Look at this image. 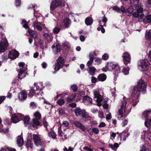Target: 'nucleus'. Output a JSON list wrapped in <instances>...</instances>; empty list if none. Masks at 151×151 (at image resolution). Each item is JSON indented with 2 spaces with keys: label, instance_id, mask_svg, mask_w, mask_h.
<instances>
[{
  "label": "nucleus",
  "instance_id": "1",
  "mask_svg": "<svg viewBox=\"0 0 151 151\" xmlns=\"http://www.w3.org/2000/svg\"><path fill=\"white\" fill-rule=\"evenodd\" d=\"M94 98L96 99L97 105L99 106H101V102L104 98V93L102 88H98L94 89L93 91Z\"/></svg>",
  "mask_w": 151,
  "mask_h": 151
},
{
  "label": "nucleus",
  "instance_id": "2",
  "mask_svg": "<svg viewBox=\"0 0 151 151\" xmlns=\"http://www.w3.org/2000/svg\"><path fill=\"white\" fill-rule=\"evenodd\" d=\"M136 90L137 88H135L134 90H132L131 97L130 99V103L133 106H135L139 101L140 94L139 91Z\"/></svg>",
  "mask_w": 151,
  "mask_h": 151
},
{
  "label": "nucleus",
  "instance_id": "3",
  "mask_svg": "<svg viewBox=\"0 0 151 151\" xmlns=\"http://www.w3.org/2000/svg\"><path fill=\"white\" fill-rule=\"evenodd\" d=\"M127 104V101L126 100V98L124 97L123 99L120 102L118 106V115L120 116L121 117L124 116L125 113Z\"/></svg>",
  "mask_w": 151,
  "mask_h": 151
},
{
  "label": "nucleus",
  "instance_id": "4",
  "mask_svg": "<svg viewBox=\"0 0 151 151\" xmlns=\"http://www.w3.org/2000/svg\"><path fill=\"white\" fill-rule=\"evenodd\" d=\"M150 63L147 59L142 60L138 63V68L140 71H146L149 68Z\"/></svg>",
  "mask_w": 151,
  "mask_h": 151
},
{
  "label": "nucleus",
  "instance_id": "5",
  "mask_svg": "<svg viewBox=\"0 0 151 151\" xmlns=\"http://www.w3.org/2000/svg\"><path fill=\"white\" fill-rule=\"evenodd\" d=\"M143 114L146 118V120L145 122V125L147 127H151V111H145Z\"/></svg>",
  "mask_w": 151,
  "mask_h": 151
},
{
  "label": "nucleus",
  "instance_id": "6",
  "mask_svg": "<svg viewBox=\"0 0 151 151\" xmlns=\"http://www.w3.org/2000/svg\"><path fill=\"white\" fill-rule=\"evenodd\" d=\"M64 65L63 58L62 57H60L57 60V62L55 64L54 69L55 71L53 72V74L56 73V72L59 70L61 67Z\"/></svg>",
  "mask_w": 151,
  "mask_h": 151
},
{
  "label": "nucleus",
  "instance_id": "7",
  "mask_svg": "<svg viewBox=\"0 0 151 151\" xmlns=\"http://www.w3.org/2000/svg\"><path fill=\"white\" fill-rule=\"evenodd\" d=\"M146 86V83L144 81L141 80L138 82L137 86H135L132 90H134L135 88H136L137 90H136L139 91V94H140V91H144L145 90Z\"/></svg>",
  "mask_w": 151,
  "mask_h": 151
},
{
  "label": "nucleus",
  "instance_id": "8",
  "mask_svg": "<svg viewBox=\"0 0 151 151\" xmlns=\"http://www.w3.org/2000/svg\"><path fill=\"white\" fill-rule=\"evenodd\" d=\"M58 134L60 136L63 137L65 139L71 136V134L68 129H65L64 131H62L61 127H60L58 129Z\"/></svg>",
  "mask_w": 151,
  "mask_h": 151
},
{
  "label": "nucleus",
  "instance_id": "9",
  "mask_svg": "<svg viewBox=\"0 0 151 151\" xmlns=\"http://www.w3.org/2000/svg\"><path fill=\"white\" fill-rule=\"evenodd\" d=\"M24 116L20 113L14 114L12 115L11 120L14 123H17L22 119Z\"/></svg>",
  "mask_w": 151,
  "mask_h": 151
},
{
  "label": "nucleus",
  "instance_id": "10",
  "mask_svg": "<svg viewBox=\"0 0 151 151\" xmlns=\"http://www.w3.org/2000/svg\"><path fill=\"white\" fill-rule=\"evenodd\" d=\"M62 3L60 0H54L51 3L50 9L51 10H54L56 8L60 6Z\"/></svg>",
  "mask_w": 151,
  "mask_h": 151
},
{
  "label": "nucleus",
  "instance_id": "11",
  "mask_svg": "<svg viewBox=\"0 0 151 151\" xmlns=\"http://www.w3.org/2000/svg\"><path fill=\"white\" fill-rule=\"evenodd\" d=\"M115 67V65L112 62L108 63L105 67L101 69L102 71L106 72L107 71H112Z\"/></svg>",
  "mask_w": 151,
  "mask_h": 151
},
{
  "label": "nucleus",
  "instance_id": "12",
  "mask_svg": "<svg viewBox=\"0 0 151 151\" xmlns=\"http://www.w3.org/2000/svg\"><path fill=\"white\" fill-rule=\"evenodd\" d=\"M27 69V68L24 69L19 68L17 70V71L18 73V76L19 79H21L27 75V74L26 72Z\"/></svg>",
  "mask_w": 151,
  "mask_h": 151
},
{
  "label": "nucleus",
  "instance_id": "13",
  "mask_svg": "<svg viewBox=\"0 0 151 151\" xmlns=\"http://www.w3.org/2000/svg\"><path fill=\"white\" fill-rule=\"evenodd\" d=\"M33 139L35 145L37 146H39L42 145L41 138L40 135L37 134L33 135Z\"/></svg>",
  "mask_w": 151,
  "mask_h": 151
},
{
  "label": "nucleus",
  "instance_id": "14",
  "mask_svg": "<svg viewBox=\"0 0 151 151\" xmlns=\"http://www.w3.org/2000/svg\"><path fill=\"white\" fill-rule=\"evenodd\" d=\"M33 21V25L34 28L35 27L39 31H41L42 29V28L41 26V23L38 22L37 18L35 17L31 20Z\"/></svg>",
  "mask_w": 151,
  "mask_h": 151
},
{
  "label": "nucleus",
  "instance_id": "15",
  "mask_svg": "<svg viewBox=\"0 0 151 151\" xmlns=\"http://www.w3.org/2000/svg\"><path fill=\"white\" fill-rule=\"evenodd\" d=\"M19 53L15 50H12L10 51L9 54V58L12 59H14L18 57Z\"/></svg>",
  "mask_w": 151,
  "mask_h": 151
},
{
  "label": "nucleus",
  "instance_id": "16",
  "mask_svg": "<svg viewBox=\"0 0 151 151\" xmlns=\"http://www.w3.org/2000/svg\"><path fill=\"white\" fill-rule=\"evenodd\" d=\"M27 93L24 90L20 92L18 95V98L19 100L20 101H23L27 99Z\"/></svg>",
  "mask_w": 151,
  "mask_h": 151
},
{
  "label": "nucleus",
  "instance_id": "17",
  "mask_svg": "<svg viewBox=\"0 0 151 151\" xmlns=\"http://www.w3.org/2000/svg\"><path fill=\"white\" fill-rule=\"evenodd\" d=\"M7 42L5 40H2L0 42V52H4L7 46Z\"/></svg>",
  "mask_w": 151,
  "mask_h": 151
},
{
  "label": "nucleus",
  "instance_id": "18",
  "mask_svg": "<svg viewBox=\"0 0 151 151\" xmlns=\"http://www.w3.org/2000/svg\"><path fill=\"white\" fill-rule=\"evenodd\" d=\"M83 101L84 104L87 106H90L92 103V99L88 96H84L83 99Z\"/></svg>",
  "mask_w": 151,
  "mask_h": 151
},
{
  "label": "nucleus",
  "instance_id": "19",
  "mask_svg": "<svg viewBox=\"0 0 151 151\" xmlns=\"http://www.w3.org/2000/svg\"><path fill=\"white\" fill-rule=\"evenodd\" d=\"M123 58L124 60V63L125 65H127L128 63L130 62V57L128 53L126 52L123 54Z\"/></svg>",
  "mask_w": 151,
  "mask_h": 151
},
{
  "label": "nucleus",
  "instance_id": "20",
  "mask_svg": "<svg viewBox=\"0 0 151 151\" xmlns=\"http://www.w3.org/2000/svg\"><path fill=\"white\" fill-rule=\"evenodd\" d=\"M118 68L119 69V72H118V73L120 72V70H122V72L125 75H127L129 73L130 68L129 67L125 68L122 67L120 68L118 67Z\"/></svg>",
  "mask_w": 151,
  "mask_h": 151
},
{
  "label": "nucleus",
  "instance_id": "21",
  "mask_svg": "<svg viewBox=\"0 0 151 151\" xmlns=\"http://www.w3.org/2000/svg\"><path fill=\"white\" fill-rule=\"evenodd\" d=\"M73 124L76 126L80 128L82 131H84L85 130L86 128L85 127L81 122L76 121L74 122Z\"/></svg>",
  "mask_w": 151,
  "mask_h": 151
},
{
  "label": "nucleus",
  "instance_id": "22",
  "mask_svg": "<svg viewBox=\"0 0 151 151\" xmlns=\"http://www.w3.org/2000/svg\"><path fill=\"white\" fill-rule=\"evenodd\" d=\"M28 32L32 37L35 39V42L36 40L35 39L38 36L37 33L34 31H32L30 29L28 30Z\"/></svg>",
  "mask_w": 151,
  "mask_h": 151
},
{
  "label": "nucleus",
  "instance_id": "23",
  "mask_svg": "<svg viewBox=\"0 0 151 151\" xmlns=\"http://www.w3.org/2000/svg\"><path fill=\"white\" fill-rule=\"evenodd\" d=\"M97 78L98 81L103 82L104 81L106 80V76L105 74L102 73L99 75Z\"/></svg>",
  "mask_w": 151,
  "mask_h": 151
},
{
  "label": "nucleus",
  "instance_id": "24",
  "mask_svg": "<svg viewBox=\"0 0 151 151\" xmlns=\"http://www.w3.org/2000/svg\"><path fill=\"white\" fill-rule=\"evenodd\" d=\"M17 144L20 147L24 143V141L21 137L18 136L17 138Z\"/></svg>",
  "mask_w": 151,
  "mask_h": 151
},
{
  "label": "nucleus",
  "instance_id": "25",
  "mask_svg": "<svg viewBox=\"0 0 151 151\" xmlns=\"http://www.w3.org/2000/svg\"><path fill=\"white\" fill-rule=\"evenodd\" d=\"M129 134L127 132H123L120 135V138L121 140L124 141L126 138L129 135Z\"/></svg>",
  "mask_w": 151,
  "mask_h": 151
},
{
  "label": "nucleus",
  "instance_id": "26",
  "mask_svg": "<svg viewBox=\"0 0 151 151\" xmlns=\"http://www.w3.org/2000/svg\"><path fill=\"white\" fill-rule=\"evenodd\" d=\"M136 5L135 8V10L139 13L142 12L143 11V9L141 4L139 3Z\"/></svg>",
  "mask_w": 151,
  "mask_h": 151
},
{
  "label": "nucleus",
  "instance_id": "27",
  "mask_svg": "<svg viewBox=\"0 0 151 151\" xmlns=\"http://www.w3.org/2000/svg\"><path fill=\"white\" fill-rule=\"evenodd\" d=\"M70 23V20L68 18H66L63 20V24L66 28H67L69 26Z\"/></svg>",
  "mask_w": 151,
  "mask_h": 151
},
{
  "label": "nucleus",
  "instance_id": "28",
  "mask_svg": "<svg viewBox=\"0 0 151 151\" xmlns=\"http://www.w3.org/2000/svg\"><path fill=\"white\" fill-rule=\"evenodd\" d=\"M85 22L87 25H91L93 22V19L92 18L90 17L86 18L85 20Z\"/></svg>",
  "mask_w": 151,
  "mask_h": 151
},
{
  "label": "nucleus",
  "instance_id": "29",
  "mask_svg": "<svg viewBox=\"0 0 151 151\" xmlns=\"http://www.w3.org/2000/svg\"><path fill=\"white\" fill-rule=\"evenodd\" d=\"M143 22L145 24L151 22V14L148 15L143 20Z\"/></svg>",
  "mask_w": 151,
  "mask_h": 151
},
{
  "label": "nucleus",
  "instance_id": "30",
  "mask_svg": "<svg viewBox=\"0 0 151 151\" xmlns=\"http://www.w3.org/2000/svg\"><path fill=\"white\" fill-rule=\"evenodd\" d=\"M75 113L77 116H81L83 114V110L79 108H76L74 110Z\"/></svg>",
  "mask_w": 151,
  "mask_h": 151
},
{
  "label": "nucleus",
  "instance_id": "31",
  "mask_svg": "<svg viewBox=\"0 0 151 151\" xmlns=\"http://www.w3.org/2000/svg\"><path fill=\"white\" fill-rule=\"evenodd\" d=\"M38 119H33V122L34 124H32L31 126L33 128H36L37 126L40 125V123Z\"/></svg>",
  "mask_w": 151,
  "mask_h": 151
},
{
  "label": "nucleus",
  "instance_id": "32",
  "mask_svg": "<svg viewBox=\"0 0 151 151\" xmlns=\"http://www.w3.org/2000/svg\"><path fill=\"white\" fill-rule=\"evenodd\" d=\"M76 93H74L72 95H69L67 99V101L68 102H71L76 97Z\"/></svg>",
  "mask_w": 151,
  "mask_h": 151
},
{
  "label": "nucleus",
  "instance_id": "33",
  "mask_svg": "<svg viewBox=\"0 0 151 151\" xmlns=\"http://www.w3.org/2000/svg\"><path fill=\"white\" fill-rule=\"evenodd\" d=\"M43 35L48 42H50L52 41V37L48 34L46 33H45L43 34Z\"/></svg>",
  "mask_w": 151,
  "mask_h": 151
},
{
  "label": "nucleus",
  "instance_id": "34",
  "mask_svg": "<svg viewBox=\"0 0 151 151\" xmlns=\"http://www.w3.org/2000/svg\"><path fill=\"white\" fill-rule=\"evenodd\" d=\"M145 37L146 40H151V30L147 31L145 33Z\"/></svg>",
  "mask_w": 151,
  "mask_h": 151
},
{
  "label": "nucleus",
  "instance_id": "35",
  "mask_svg": "<svg viewBox=\"0 0 151 151\" xmlns=\"http://www.w3.org/2000/svg\"><path fill=\"white\" fill-rule=\"evenodd\" d=\"M96 71V69L93 67H91L89 68L88 73L91 75H94Z\"/></svg>",
  "mask_w": 151,
  "mask_h": 151
},
{
  "label": "nucleus",
  "instance_id": "36",
  "mask_svg": "<svg viewBox=\"0 0 151 151\" xmlns=\"http://www.w3.org/2000/svg\"><path fill=\"white\" fill-rule=\"evenodd\" d=\"M109 146L113 150L116 151V150L117 148L119 147V144L116 143H115L114 145L110 144Z\"/></svg>",
  "mask_w": 151,
  "mask_h": 151
},
{
  "label": "nucleus",
  "instance_id": "37",
  "mask_svg": "<svg viewBox=\"0 0 151 151\" xmlns=\"http://www.w3.org/2000/svg\"><path fill=\"white\" fill-rule=\"evenodd\" d=\"M1 119L0 118V128H2L1 129H0V132L1 133H6L8 131V128H6L5 129L3 128V126L1 124Z\"/></svg>",
  "mask_w": 151,
  "mask_h": 151
},
{
  "label": "nucleus",
  "instance_id": "38",
  "mask_svg": "<svg viewBox=\"0 0 151 151\" xmlns=\"http://www.w3.org/2000/svg\"><path fill=\"white\" fill-rule=\"evenodd\" d=\"M26 146L27 148H32L33 147V144L31 143V141L30 139L27 140L26 144Z\"/></svg>",
  "mask_w": 151,
  "mask_h": 151
},
{
  "label": "nucleus",
  "instance_id": "39",
  "mask_svg": "<svg viewBox=\"0 0 151 151\" xmlns=\"http://www.w3.org/2000/svg\"><path fill=\"white\" fill-rule=\"evenodd\" d=\"M24 124L27 125L29 124L30 121V118L29 116H26L23 117Z\"/></svg>",
  "mask_w": 151,
  "mask_h": 151
},
{
  "label": "nucleus",
  "instance_id": "40",
  "mask_svg": "<svg viewBox=\"0 0 151 151\" xmlns=\"http://www.w3.org/2000/svg\"><path fill=\"white\" fill-rule=\"evenodd\" d=\"M91 53H90L89 55V57L90 58V60L86 64V65L88 67L91 65L93 61V58H92V56L91 55Z\"/></svg>",
  "mask_w": 151,
  "mask_h": 151
},
{
  "label": "nucleus",
  "instance_id": "41",
  "mask_svg": "<svg viewBox=\"0 0 151 151\" xmlns=\"http://www.w3.org/2000/svg\"><path fill=\"white\" fill-rule=\"evenodd\" d=\"M145 132L147 138L151 140V128L147 130Z\"/></svg>",
  "mask_w": 151,
  "mask_h": 151
},
{
  "label": "nucleus",
  "instance_id": "42",
  "mask_svg": "<svg viewBox=\"0 0 151 151\" xmlns=\"http://www.w3.org/2000/svg\"><path fill=\"white\" fill-rule=\"evenodd\" d=\"M48 136L53 139H55L56 137V135L55 132L51 131L49 132L48 134Z\"/></svg>",
  "mask_w": 151,
  "mask_h": 151
},
{
  "label": "nucleus",
  "instance_id": "43",
  "mask_svg": "<svg viewBox=\"0 0 151 151\" xmlns=\"http://www.w3.org/2000/svg\"><path fill=\"white\" fill-rule=\"evenodd\" d=\"M69 125V123L66 121H63V122L62 124L61 125L60 127L61 128L62 127H68Z\"/></svg>",
  "mask_w": 151,
  "mask_h": 151
},
{
  "label": "nucleus",
  "instance_id": "44",
  "mask_svg": "<svg viewBox=\"0 0 151 151\" xmlns=\"http://www.w3.org/2000/svg\"><path fill=\"white\" fill-rule=\"evenodd\" d=\"M34 116L36 119H40L41 118V115L40 113L38 111H37L34 114Z\"/></svg>",
  "mask_w": 151,
  "mask_h": 151
},
{
  "label": "nucleus",
  "instance_id": "45",
  "mask_svg": "<svg viewBox=\"0 0 151 151\" xmlns=\"http://www.w3.org/2000/svg\"><path fill=\"white\" fill-rule=\"evenodd\" d=\"M62 46L63 47L69 48L70 47V44L66 41L63 42L62 43Z\"/></svg>",
  "mask_w": 151,
  "mask_h": 151
},
{
  "label": "nucleus",
  "instance_id": "46",
  "mask_svg": "<svg viewBox=\"0 0 151 151\" xmlns=\"http://www.w3.org/2000/svg\"><path fill=\"white\" fill-rule=\"evenodd\" d=\"M82 115L85 118H88L89 117L88 113L86 112L85 110H83V114Z\"/></svg>",
  "mask_w": 151,
  "mask_h": 151
},
{
  "label": "nucleus",
  "instance_id": "47",
  "mask_svg": "<svg viewBox=\"0 0 151 151\" xmlns=\"http://www.w3.org/2000/svg\"><path fill=\"white\" fill-rule=\"evenodd\" d=\"M138 19L140 21H142L143 22V20L145 19V15L143 14H141L140 15H139Z\"/></svg>",
  "mask_w": 151,
  "mask_h": 151
},
{
  "label": "nucleus",
  "instance_id": "48",
  "mask_svg": "<svg viewBox=\"0 0 151 151\" xmlns=\"http://www.w3.org/2000/svg\"><path fill=\"white\" fill-rule=\"evenodd\" d=\"M22 24L23 27L25 28H28L29 27V26L27 23L24 20H22Z\"/></svg>",
  "mask_w": 151,
  "mask_h": 151
},
{
  "label": "nucleus",
  "instance_id": "49",
  "mask_svg": "<svg viewBox=\"0 0 151 151\" xmlns=\"http://www.w3.org/2000/svg\"><path fill=\"white\" fill-rule=\"evenodd\" d=\"M35 93V90L34 89L32 88L29 91L28 95L32 97Z\"/></svg>",
  "mask_w": 151,
  "mask_h": 151
},
{
  "label": "nucleus",
  "instance_id": "50",
  "mask_svg": "<svg viewBox=\"0 0 151 151\" xmlns=\"http://www.w3.org/2000/svg\"><path fill=\"white\" fill-rule=\"evenodd\" d=\"M60 29L58 27H55L53 29V32L55 34L58 33L60 31Z\"/></svg>",
  "mask_w": 151,
  "mask_h": 151
},
{
  "label": "nucleus",
  "instance_id": "51",
  "mask_svg": "<svg viewBox=\"0 0 151 151\" xmlns=\"http://www.w3.org/2000/svg\"><path fill=\"white\" fill-rule=\"evenodd\" d=\"M65 101L63 99H60L58 101L57 103L60 106H61L64 104Z\"/></svg>",
  "mask_w": 151,
  "mask_h": 151
},
{
  "label": "nucleus",
  "instance_id": "52",
  "mask_svg": "<svg viewBox=\"0 0 151 151\" xmlns=\"http://www.w3.org/2000/svg\"><path fill=\"white\" fill-rule=\"evenodd\" d=\"M43 125H44V126L46 128V129L47 130H48V129H47V128L48 123H47V122L46 121V119L45 118H44V119H43Z\"/></svg>",
  "mask_w": 151,
  "mask_h": 151
},
{
  "label": "nucleus",
  "instance_id": "53",
  "mask_svg": "<svg viewBox=\"0 0 151 151\" xmlns=\"http://www.w3.org/2000/svg\"><path fill=\"white\" fill-rule=\"evenodd\" d=\"M120 12H122L123 13L127 12V9L124 6H121L120 8Z\"/></svg>",
  "mask_w": 151,
  "mask_h": 151
},
{
  "label": "nucleus",
  "instance_id": "54",
  "mask_svg": "<svg viewBox=\"0 0 151 151\" xmlns=\"http://www.w3.org/2000/svg\"><path fill=\"white\" fill-rule=\"evenodd\" d=\"M139 0H130L131 4L134 5H137L139 2Z\"/></svg>",
  "mask_w": 151,
  "mask_h": 151
},
{
  "label": "nucleus",
  "instance_id": "55",
  "mask_svg": "<svg viewBox=\"0 0 151 151\" xmlns=\"http://www.w3.org/2000/svg\"><path fill=\"white\" fill-rule=\"evenodd\" d=\"M112 9L115 11H116L118 12H120V8L117 6H114L112 7Z\"/></svg>",
  "mask_w": 151,
  "mask_h": 151
},
{
  "label": "nucleus",
  "instance_id": "56",
  "mask_svg": "<svg viewBox=\"0 0 151 151\" xmlns=\"http://www.w3.org/2000/svg\"><path fill=\"white\" fill-rule=\"evenodd\" d=\"M55 50H56V53H57L58 52H60V46L59 45L57 44L56 45V47H55Z\"/></svg>",
  "mask_w": 151,
  "mask_h": 151
},
{
  "label": "nucleus",
  "instance_id": "57",
  "mask_svg": "<svg viewBox=\"0 0 151 151\" xmlns=\"http://www.w3.org/2000/svg\"><path fill=\"white\" fill-rule=\"evenodd\" d=\"M134 9L132 7L130 6L128 9H127V12L131 14L134 11Z\"/></svg>",
  "mask_w": 151,
  "mask_h": 151
},
{
  "label": "nucleus",
  "instance_id": "58",
  "mask_svg": "<svg viewBox=\"0 0 151 151\" xmlns=\"http://www.w3.org/2000/svg\"><path fill=\"white\" fill-rule=\"evenodd\" d=\"M101 60L100 58H95V64L98 65L100 64L101 63Z\"/></svg>",
  "mask_w": 151,
  "mask_h": 151
},
{
  "label": "nucleus",
  "instance_id": "59",
  "mask_svg": "<svg viewBox=\"0 0 151 151\" xmlns=\"http://www.w3.org/2000/svg\"><path fill=\"white\" fill-rule=\"evenodd\" d=\"M72 89L74 91H76L77 90V88L76 85L73 84L71 85Z\"/></svg>",
  "mask_w": 151,
  "mask_h": 151
},
{
  "label": "nucleus",
  "instance_id": "60",
  "mask_svg": "<svg viewBox=\"0 0 151 151\" xmlns=\"http://www.w3.org/2000/svg\"><path fill=\"white\" fill-rule=\"evenodd\" d=\"M109 55L107 53H105L102 56V59L104 60H106L109 58Z\"/></svg>",
  "mask_w": 151,
  "mask_h": 151
},
{
  "label": "nucleus",
  "instance_id": "61",
  "mask_svg": "<svg viewBox=\"0 0 151 151\" xmlns=\"http://www.w3.org/2000/svg\"><path fill=\"white\" fill-rule=\"evenodd\" d=\"M91 81L93 83H95L97 81H99L98 80V78H96L94 76H92Z\"/></svg>",
  "mask_w": 151,
  "mask_h": 151
},
{
  "label": "nucleus",
  "instance_id": "62",
  "mask_svg": "<svg viewBox=\"0 0 151 151\" xmlns=\"http://www.w3.org/2000/svg\"><path fill=\"white\" fill-rule=\"evenodd\" d=\"M9 57V55L7 54H4L2 56V59L3 61L7 59Z\"/></svg>",
  "mask_w": 151,
  "mask_h": 151
},
{
  "label": "nucleus",
  "instance_id": "63",
  "mask_svg": "<svg viewBox=\"0 0 151 151\" xmlns=\"http://www.w3.org/2000/svg\"><path fill=\"white\" fill-rule=\"evenodd\" d=\"M9 147L7 146L1 148V151H9Z\"/></svg>",
  "mask_w": 151,
  "mask_h": 151
},
{
  "label": "nucleus",
  "instance_id": "64",
  "mask_svg": "<svg viewBox=\"0 0 151 151\" xmlns=\"http://www.w3.org/2000/svg\"><path fill=\"white\" fill-rule=\"evenodd\" d=\"M92 131L94 133L96 134H98L99 132V129L96 128H93Z\"/></svg>",
  "mask_w": 151,
  "mask_h": 151
}]
</instances>
